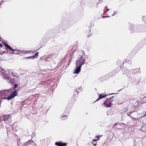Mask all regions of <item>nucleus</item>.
<instances>
[{
  "label": "nucleus",
  "instance_id": "nucleus-22",
  "mask_svg": "<svg viewBox=\"0 0 146 146\" xmlns=\"http://www.w3.org/2000/svg\"><path fill=\"white\" fill-rule=\"evenodd\" d=\"M3 1H1L0 2V6L3 4Z\"/></svg>",
  "mask_w": 146,
  "mask_h": 146
},
{
  "label": "nucleus",
  "instance_id": "nucleus-27",
  "mask_svg": "<svg viewBox=\"0 0 146 146\" xmlns=\"http://www.w3.org/2000/svg\"><path fill=\"white\" fill-rule=\"evenodd\" d=\"M145 17H142V20L144 21V18Z\"/></svg>",
  "mask_w": 146,
  "mask_h": 146
},
{
  "label": "nucleus",
  "instance_id": "nucleus-24",
  "mask_svg": "<svg viewBox=\"0 0 146 146\" xmlns=\"http://www.w3.org/2000/svg\"><path fill=\"white\" fill-rule=\"evenodd\" d=\"M2 47V45L0 43V48H1Z\"/></svg>",
  "mask_w": 146,
  "mask_h": 146
},
{
  "label": "nucleus",
  "instance_id": "nucleus-26",
  "mask_svg": "<svg viewBox=\"0 0 146 146\" xmlns=\"http://www.w3.org/2000/svg\"><path fill=\"white\" fill-rule=\"evenodd\" d=\"M109 17V16H108L106 17V16H104V17H102L103 18H105V17Z\"/></svg>",
  "mask_w": 146,
  "mask_h": 146
},
{
  "label": "nucleus",
  "instance_id": "nucleus-11",
  "mask_svg": "<svg viewBox=\"0 0 146 146\" xmlns=\"http://www.w3.org/2000/svg\"><path fill=\"white\" fill-rule=\"evenodd\" d=\"M107 95H103L102 94H100L99 95V97L98 98L96 101H98V100L102 99L103 98H105L106 97Z\"/></svg>",
  "mask_w": 146,
  "mask_h": 146
},
{
  "label": "nucleus",
  "instance_id": "nucleus-19",
  "mask_svg": "<svg viewBox=\"0 0 146 146\" xmlns=\"http://www.w3.org/2000/svg\"><path fill=\"white\" fill-rule=\"evenodd\" d=\"M117 13V11H114V14L112 15V16H113V15H114L115 14Z\"/></svg>",
  "mask_w": 146,
  "mask_h": 146
},
{
  "label": "nucleus",
  "instance_id": "nucleus-1",
  "mask_svg": "<svg viewBox=\"0 0 146 146\" xmlns=\"http://www.w3.org/2000/svg\"><path fill=\"white\" fill-rule=\"evenodd\" d=\"M1 74L3 75L4 76L3 78L7 80V81L8 83H11L12 84H13L15 82L13 79H12L9 76V72L8 71H5L3 70H2L1 72Z\"/></svg>",
  "mask_w": 146,
  "mask_h": 146
},
{
  "label": "nucleus",
  "instance_id": "nucleus-23",
  "mask_svg": "<svg viewBox=\"0 0 146 146\" xmlns=\"http://www.w3.org/2000/svg\"><path fill=\"white\" fill-rule=\"evenodd\" d=\"M38 52H37L35 54V56H38Z\"/></svg>",
  "mask_w": 146,
  "mask_h": 146
},
{
  "label": "nucleus",
  "instance_id": "nucleus-9",
  "mask_svg": "<svg viewBox=\"0 0 146 146\" xmlns=\"http://www.w3.org/2000/svg\"><path fill=\"white\" fill-rule=\"evenodd\" d=\"M10 115H6L3 116V120L4 121H6L11 118Z\"/></svg>",
  "mask_w": 146,
  "mask_h": 146
},
{
  "label": "nucleus",
  "instance_id": "nucleus-5",
  "mask_svg": "<svg viewBox=\"0 0 146 146\" xmlns=\"http://www.w3.org/2000/svg\"><path fill=\"white\" fill-rule=\"evenodd\" d=\"M4 44L5 46H6L7 48H8L10 50H12L13 51H16V50L18 51H19V52H24V54H25V52H27V51H25V50H23V51H22L20 50H16L13 49L11 47H10L9 45L8 44H7L5 43V44Z\"/></svg>",
  "mask_w": 146,
  "mask_h": 146
},
{
  "label": "nucleus",
  "instance_id": "nucleus-28",
  "mask_svg": "<svg viewBox=\"0 0 146 146\" xmlns=\"http://www.w3.org/2000/svg\"><path fill=\"white\" fill-rule=\"evenodd\" d=\"M76 92L78 94V93H79V91H76Z\"/></svg>",
  "mask_w": 146,
  "mask_h": 146
},
{
  "label": "nucleus",
  "instance_id": "nucleus-4",
  "mask_svg": "<svg viewBox=\"0 0 146 146\" xmlns=\"http://www.w3.org/2000/svg\"><path fill=\"white\" fill-rule=\"evenodd\" d=\"M17 95V90H15L14 92H12L11 94L8 96L7 98H5L4 99H7L8 100H10L14 98Z\"/></svg>",
  "mask_w": 146,
  "mask_h": 146
},
{
  "label": "nucleus",
  "instance_id": "nucleus-30",
  "mask_svg": "<svg viewBox=\"0 0 146 146\" xmlns=\"http://www.w3.org/2000/svg\"><path fill=\"white\" fill-rule=\"evenodd\" d=\"M113 94L112 93V94Z\"/></svg>",
  "mask_w": 146,
  "mask_h": 146
},
{
  "label": "nucleus",
  "instance_id": "nucleus-13",
  "mask_svg": "<svg viewBox=\"0 0 146 146\" xmlns=\"http://www.w3.org/2000/svg\"><path fill=\"white\" fill-rule=\"evenodd\" d=\"M98 140L97 139H93L92 141V143L93 145H94L95 146L96 145V143H94V142H95L96 141Z\"/></svg>",
  "mask_w": 146,
  "mask_h": 146
},
{
  "label": "nucleus",
  "instance_id": "nucleus-15",
  "mask_svg": "<svg viewBox=\"0 0 146 146\" xmlns=\"http://www.w3.org/2000/svg\"><path fill=\"white\" fill-rule=\"evenodd\" d=\"M35 58V56H29L28 57H26V58Z\"/></svg>",
  "mask_w": 146,
  "mask_h": 146
},
{
  "label": "nucleus",
  "instance_id": "nucleus-17",
  "mask_svg": "<svg viewBox=\"0 0 146 146\" xmlns=\"http://www.w3.org/2000/svg\"><path fill=\"white\" fill-rule=\"evenodd\" d=\"M107 9V11H105V13H106L108 11H109V9H108L107 8V6H106L105 8H104V9Z\"/></svg>",
  "mask_w": 146,
  "mask_h": 146
},
{
  "label": "nucleus",
  "instance_id": "nucleus-6",
  "mask_svg": "<svg viewBox=\"0 0 146 146\" xmlns=\"http://www.w3.org/2000/svg\"><path fill=\"white\" fill-rule=\"evenodd\" d=\"M12 91V89L11 88H10L7 90H2L0 91V94H5L11 92Z\"/></svg>",
  "mask_w": 146,
  "mask_h": 146
},
{
  "label": "nucleus",
  "instance_id": "nucleus-21",
  "mask_svg": "<svg viewBox=\"0 0 146 146\" xmlns=\"http://www.w3.org/2000/svg\"><path fill=\"white\" fill-rule=\"evenodd\" d=\"M13 53V54H21V53H17L16 52H12Z\"/></svg>",
  "mask_w": 146,
  "mask_h": 146
},
{
  "label": "nucleus",
  "instance_id": "nucleus-29",
  "mask_svg": "<svg viewBox=\"0 0 146 146\" xmlns=\"http://www.w3.org/2000/svg\"><path fill=\"white\" fill-rule=\"evenodd\" d=\"M143 127H142V129L143 130Z\"/></svg>",
  "mask_w": 146,
  "mask_h": 146
},
{
  "label": "nucleus",
  "instance_id": "nucleus-12",
  "mask_svg": "<svg viewBox=\"0 0 146 146\" xmlns=\"http://www.w3.org/2000/svg\"><path fill=\"white\" fill-rule=\"evenodd\" d=\"M61 118L62 120H64L67 119V115H62L61 117Z\"/></svg>",
  "mask_w": 146,
  "mask_h": 146
},
{
  "label": "nucleus",
  "instance_id": "nucleus-2",
  "mask_svg": "<svg viewBox=\"0 0 146 146\" xmlns=\"http://www.w3.org/2000/svg\"><path fill=\"white\" fill-rule=\"evenodd\" d=\"M85 57H84L83 55H79L75 62V65L82 66V65L85 64Z\"/></svg>",
  "mask_w": 146,
  "mask_h": 146
},
{
  "label": "nucleus",
  "instance_id": "nucleus-18",
  "mask_svg": "<svg viewBox=\"0 0 146 146\" xmlns=\"http://www.w3.org/2000/svg\"><path fill=\"white\" fill-rule=\"evenodd\" d=\"M130 30H132L133 28V25H131V26L130 27Z\"/></svg>",
  "mask_w": 146,
  "mask_h": 146
},
{
  "label": "nucleus",
  "instance_id": "nucleus-10",
  "mask_svg": "<svg viewBox=\"0 0 146 146\" xmlns=\"http://www.w3.org/2000/svg\"><path fill=\"white\" fill-rule=\"evenodd\" d=\"M33 143V141L32 140H29L27 142L23 145V146H26L27 145H29L30 144Z\"/></svg>",
  "mask_w": 146,
  "mask_h": 146
},
{
  "label": "nucleus",
  "instance_id": "nucleus-3",
  "mask_svg": "<svg viewBox=\"0 0 146 146\" xmlns=\"http://www.w3.org/2000/svg\"><path fill=\"white\" fill-rule=\"evenodd\" d=\"M113 96H112L111 98H109L106 99V100L103 103L104 105H106V106L108 107H110L111 105V102L112 101V100L111 99Z\"/></svg>",
  "mask_w": 146,
  "mask_h": 146
},
{
  "label": "nucleus",
  "instance_id": "nucleus-16",
  "mask_svg": "<svg viewBox=\"0 0 146 146\" xmlns=\"http://www.w3.org/2000/svg\"><path fill=\"white\" fill-rule=\"evenodd\" d=\"M18 86V85L17 84H15L14 85V87L13 88V89H15V88L17 87Z\"/></svg>",
  "mask_w": 146,
  "mask_h": 146
},
{
  "label": "nucleus",
  "instance_id": "nucleus-25",
  "mask_svg": "<svg viewBox=\"0 0 146 146\" xmlns=\"http://www.w3.org/2000/svg\"><path fill=\"white\" fill-rule=\"evenodd\" d=\"M101 137V136H98L97 137H97V138H98V139H97V140H98L99 139V137Z\"/></svg>",
  "mask_w": 146,
  "mask_h": 146
},
{
  "label": "nucleus",
  "instance_id": "nucleus-14",
  "mask_svg": "<svg viewBox=\"0 0 146 146\" xmlns=\"http://www.w3.org/2000/svg\"><path fill=\"white\" fill-rule=\"evenodd\" d=\"M11 76H13V78L14 79H16V78H17V77L16 76V75L14 76V74L13 73H12Z\"/></svg>",
  "mask_w": 146,
  "mask_h": 146
},
{
  "label": "nucleus",
  "instance_id": "nucleus-8",
  "mask_svg": "<svg viewBox=\"0 0 146 146\" xmlns=\"http://www.w3.org/2000/svg\"><path fill=\"white\" fill-rule=\"evenodd\" d=\"M76 68L75 70L74 73L75 74H78L81 70V66L80 65H76Z\"/></svg>",
  "mask_w": 146,
  "mask_h": 146
},
{
  "label": "nucleus",
  "instance_id": "nucleus-7",
  "mask_svg": "<svg viewBox=\"0 0 146 146\" xmlns=\"http://www.w3.org/2000/svg\"><path fill=\"white\" fill-rule=\"evenodd\" d=\"M55 145L57 146H66L67 145V143L60 141L55 142Z\"/></svg>",
  "mask_w": 146,
  "mask_h": 146
},
{
  "label": "nucleus",
  "instance_id": "nucleus-20",
  "mask_svg": "<svg viewBox=\"0 0 146 146\" xmlns=\"http://www.w3.org/2000/svg\"><path fill=\"white\" fill-rule=\"evenodd\" d=\"M137 70H138L136 72L137 73H140V70H139V69H137Z\"/></svg>",
  "mask_w": 146,
  "mask_h": 146
}]
</instances>
